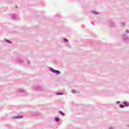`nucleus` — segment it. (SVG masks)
<instances>
[{
    "label": "nucleus",
    "instance_id": "3",
    "mask_svg": "<svg viewBox=\"0 0 129 129\" xmlns=\"http://www.w3.org/2000/svg\"><path fill=\"white\" fill-rule=\"evenodd\" d=\"M57 95H63V93H57Z\"/></svg>",
    "mask_w": 129,
    "mask_h": 129
},
{
    "label": "nucleus",
    "instance_id": "8",
    "mask_svg": "<svg viewBox=\"0 0 129 129\" xmlns=\"http://www.w3.org/2000/svg\"><path fill=\"white\" fill-rule=\"evenodd\" d=\"M60 114H62V115H64V113H63L62 112H60Z\"/></svg>",
    "mask_w": 129,
    "mask_h": 129
},
{
    "label": "nucleus",
    "instance_id": "1",
    "mask_svg": "<svg viewBox=\"0 0 129 129\" xmlns=\"http://www.w3.org/2000/svg\"><path fill=\"white\" fill-rule=\"evenodd\" d=\"M51 72H52L53 73H55V74H57V75H58V74H60V73H61V72H60V71H57V70H54V69L51 70Z\"/></svg>",
    "mask_w": 129,
    "mask_h": 129
},
{
    "label": "nucleus",
    "instance_id": "2",
    "mask_svg": "<svg viewBox=\"0 0 129 129\" xmlns=\"http://www.w3.org/2000/svg\"><path fill=\"white\" fill-rule=\"evenodd\" d=\"M15 118H23V116L18 115L15 116Z\"/></svg>",
    "mask_w": 129,
    "mask_h": 129
},
{
    "label": "nucleus",
    "instance_id": "5",
    "mask_svg": "<svg viewBox=\"0 0 129 129\" xmlns=\"http://www.w3.org/2000/svg\"><path fill=\"white\" fill-rule=\"evenodd\" d=\"M64 42L65 43L68 42V39H64Z\"/></svg>",
    "mask_w": 129,
    "mask_h": 129
},
{
    "label": "nucleus",
    "instance_id": "4",
    "mask_svg": "<svg viewBox=\"0 0 129 129\" xmlns=\"http://www.w3.org/2000/svg\"><path fill=\"white\" fill-rule=\"evenodd\" d=\"M123 104H124V105H126L127 106V103L126 102H123Z\"/></svg>",
    "mask_w": 129,
    "mask_h": 129
},
{
    "label": "nucleus",
    "instance_id": "7",
    "mask_svg": "<svg viewBox=\"0 0 129 129\" xmlns=\"http://www.w3.org/2000/svg\"><path fill=\"white\" fill-rule=\"evenodd\" d=\"M120 107L121 108H123V105H120Z\"/></svg>",
    "mask_w": 129,
    "mask_h": 129
},
{
    "label": "nucleus",
    "instance_id": "6",
    "mask_svg": "<svg viewBox=\"0 0 129 129\" xmlns=\"http://www.w3.org/2000/svg\"><path fill=\"white\" fill-rule=\"evenodd\" d=\"M55 120L56 121H59V119L58 118H55Z\"/></svg>",
    "mask_w": 129,
    "mask_h": 129
}]
</instances>
